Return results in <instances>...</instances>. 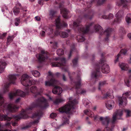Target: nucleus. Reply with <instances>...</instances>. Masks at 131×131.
<instances>
[{
  "label": "nucleus",
  "mask_w": 131,
  "mask_h": 131,
  "mask_svg": "<svg viewBox=\"0 0 131 131\" xmlns=\"http://www.w3.org/2000/svg\"><path fill=\"white\" fill-rule=\"evenodd\" d=\"M123 115V111L121 110L117 111L115 114H114L113 116L111 123H110V118L108 117H101L99 119L101 121L103 125L105 127V129L107 130L109 129L110 131L112 130L114 126V124L116 121V118L120 119V117Z\"/></svg>",
  "instance_id": "1"
},
{
  "label": "nucleus",
  "mask_w": 131,
  "mask_h": 131,
  "mask_svg": "<svg viewBox=\"0 0 131 131\" xmlns=\"http://www.w3.org/2000/svg\"><path fill=\"white\" fill-rule=\"evenodd\" d=\"M69 103L66 105L59 108V111L60 113H68L69 112L70 109L71 108H74V106L77 103L75 100L72 101V98L70 97L69 98Z\"/></svg>",
  "instance_id": "2"
},
{
  "label": "nucleus",
  "mask_w": 131,
  "mask_h": 131,
  "mask_svg": "<svg viewBox=\"0 0 131 131\" xmlns=\"http://www.w3.org/2000/svg\"><path fill=\"white\" fill-rule=\"evenodd\" d=\"M21 82L23 85L27 86H30L32 84H35V81L30 80L28 76L26 74L23 75L21 79Z\"/></svg>",
  "instance_id": "3"
},
{
  "label": "nucleus",
  "mask_w": 131,
  "mask_h": 131,
  "mask_svg": "<svg viewBox=\"0 0 131 131\" xmlns=\"http://www.w3.org/2000/svg\"><path fill=\"white\" fill-rule=\"evenodd\" d=\"M130 94V92H127L123 94V97H118V103L120 107H124L126 105L127 101L126 98L129 96Z\"/></svg>",
  "instance_id": "4"
},
{
  "label": "nucleus",
  "mask_w": 131,
  "mask_h": 131,
  "mask_svg": "<svg viewBox=\"0 0 131 131\" xmlns=\"http://www.w3.org/2000/svg\"><path fill=\"white\" fill-rule=\"evenodd\" d=\"M81 22L80 21V19H77L76 21L73 23L74 26L77 27L79 26L78 28V30L80 32H81L83 34L87 33L89 30V26H88L85 28H84L82 26L80 25V23Z\"/></svg>",
  "instance_id": "5"
},
{
  "label": "nucleus",
  "mask_w": 131,
  "mask_h": 131,
  "mask_svg": "<svg viewBox=\"0 0 131 131\" xmlns=\"http://www.w3.org/2000/svg\"><path fill=\"white\" fill-rule=\"evenodd\" d=\"M28 94V93H25L19 90H17L15 93H10L9 94L10 99H12L14 96L17 95L19 96L22 97L25 96L26 95Z\"/></svg>",
  "instance_id": "6"
},
{
  "label": "nucleus",
  "mask_w": 131,
  "mask_h": 131,
  "mask_svg": "<svg viewBox=\"0 0 131 131\" xmlns=\"http://www.w3.org/2000/svg\"><path fill=\"white\" fill-rule=\"evenodd\" d=\"M47 53L46 52L42 50L41 51L40 53L36 55V57L39 61H42L45 60L47 58Z\"/></svg>",
  "instance_id": "7"
},
{
  "label": "nucleus",
  "mask_w": 131,
  "mask_h": 131,
  "mask_svg": "<svg viewBox=\"0 0 131 131\" xmlns=\"http://www.w3.org/2000/svg\"><path fill=\"white\" fill-rule=\"evenodd\" d=\"M123 12L122 11H119L115 14L116 17L114 21V24H118L120 23L122 19Z\"/></svg>",
  "instance_id": "8"
},
{
  "label": "nucleus",
  "mask_w": 131,
  "mask_h": 131,
  "mask_svg": "<svg viewBox=\"0 0 131 131\" xmlns=\"http://www.w3.org/2000/svg\"><path fill=\"white\" fill-rule=\"evenodd\" d=\"M42 91L43 90L42 88H38L35 86H32L30 89V92L34 93H36L39 94L40 93L42 92Z\"/></svg>",
  "instance_id": "9"
},
{
  "label": "nucleus",
  "mask_w": 131,
  "mask_h": 131,
  "mask_svg": "<svg viewBox=\"0 0 131 131\" xmlns=\"http://www.w3.org/2000/svg\"><path fill=\"white\" fill-rule=\"evenodd\" d=\"M66 63L65 59L63 58L60 60V62L58 63L53 62L52 63V66L53 67H59L61 66H64Z\"/></svg>",
  "instance_id": "10"
},
{
  "label": "nucleus",
  "mask_w": 131,
  "mask_h": 131,
  "mask_svg": "<svg viewBox=\"0 0 131 131\" xmlns=\"http://www.w3.org/2000/svg\"><path fill=\"white\" fill-rule=\"evenodd\" d=\"M58 82L53 78L50 81H47L45 82V85L46 86L53 85L56 84H58Z\"/></svg>",
  "instance_id": "11"
},
{
  "label": "nucleus",
  "mask_w": 131,
  "mask_h": 131,
  "mask_svg": "<svg viewBox=\"0 0 131 131\" xmlns=\"http://www.w3.org/2000/svg\"><path fill=\"white\" fill-rule=\"evenodd\" d=\"M70 30H68V32H60L57 31L55 32V34L57 35H58V34L62 37V38H66L69 35V34Z\"/></svg>",
  "instance_id": "12"
},
{
  "label": "nucleus",
  "mask_w": 131,
  "mask_h": 131,
  "mask_svg": "<svg viewBox=\"0 0 131 131\" xmlns=\"http://www.w3.org/2000/svg\"><path fill=\"white\" fill-rule=\"evenodd\" d=\"M37 102L38 104H42V105H45V107H47L48 105L47 104V102L46 100L43 97L38 99Z\"/></svg>",
  "instance_id": "13"
},
{
  "label": "nucleus",
  "mask_w": 131,
  "mask_h": 131,
  "mask_svg": "<svg viewBox=\"0 0 131 131\" xmlns=\"http://www.w3.org/2000/svg\"><path fill=\"white\" fill-rule=\"evenodd\" d=\"M62 89L60 87L55 86L53 89L52 92L53 93L55 94H59L62 92Z\"/></svg>",
  "instance_id": "14"
},
{
  "label": "nucleus",
  "mask_w": 131,
  "mask_h": 131,
  "mask_svg": "<svg viewBox=\"0 0 131 131\" xmlns=\"http://www.w3.org/2000/svg\"><path fill=\"white\" fill-rule=\"evenodd\" d=\"M114 104V102L112 100L107 101L106 103V106L109 110H111L113 107Z\"/></svg>",
  "instance_id": "15"
},
{
  "label": "nucleus",
  "mask_w": 131,
  "mask_h": 131,
  "mask_svg": "<svg viewBox=\"0 0 131 131\" xmlns=\"http://www.w3.org/2000/svg\"><path fill=\"white\" fill-rule=\"evenodd\" d=\"M109 66L106 64H104L102 67V71L103 73H107L110 72Z\"/></svg>",
  "instance_id": "16"
},
{
  "label": "nucleus",
  "mask_w": 131,
  "mask_h": 131,
  "mask_svg": "<svg viewBox=\"0 0 131 131\" xmlns=\"http://www.w3.org/2000/svg\"><path fill=\"white\" fill-rule=\"evenodd\" d=\"M7 108L9 111L12 112H15L16 110L18 108L17 107L15 106L13 104H11L8 105Z\"/></svg>",
  "instance_id": "17"
},
{
  "label": "nucleus",
  "mask_w": 131,
  "mask_h": 131,
  "mask_svg": "<svg viewBox=\"0 0 131 131\" xmlns=\"http://www.w3.org/2000/svg\"><path fill=\"white\" fill-rule=\"evenodd\" d=\"M18 76L17 74H12L9 75V78L10 83L14 84L16 78V76Z\"/></svg>",
  "instance_id": "18"
},
{
  "label": "nucleus",
  "mask_w": 131,
  "mask_h": 131,
  "mask_svg": "<svg viewBox=\"0 0 131 131\" xmlns=\"http://www.w3.org/2000/svg\"><path fill=\"white\" fill-rule=\"evenodd\" d=\"M40 115V114L38 113L37 114H34L32 116V117H36L38 119L36 120H35L31 123V125H36L39 122V116Z\"/></svg>",
  "instance_id": "19"
},
{
  "label": "nucleus",
  "mask_w": 131,
  "mask_h": 131,
  "mask_svg": "<svg viewBox=\"0 0 131 131\" xmlns=\"http://www.w3.org/2000/svg\"><path fill=\"white\" fill-rule=\"evenodd\" d=\"M119 66L121 70L123 71L127 70L129 68L127 64L124 63L120 64Z\"/></svg>",
  "instance_id": "20"
},
{
  "label": "nucleus",
  "mask_w": 131,
  "mask_h": 131,
  "mask_svg": "<svg viewBox=\"0 0 131 131\" xmlns=\"http://www.w3.org/2000/svg\"><path fill=\"white\" fill-rule=\"evenodd\" d=\"M127 50L126 49H122L120 51L121 54H118L117 55L118 57L116 58V59L115 61V63H116L118 60V58L121 55H125L127 53Z\"/></svg>",
  "instance_id": "21"
},
{
  "label": "nucleus",
  "mask_w": 131,
  "mask_h": 131,
  "mask_svg": "<svg viewBox=\"0 0 131 131\" xmlns=\"http://www.w3.org/2000/svg\"><path fill=\"white\" fill-rule=\"evenodd\" d=\"M6 65V63L5 61H1L0 62V73H2L3 71L5 66Z\"/></svg>",
  "instance_id": "22"
},
{
  "label": "nucleus",
  "mask_w": 131,
  "mask_h": 131,
  "mask_svg": "<svg viewBox=\"0 0 131 131\" xmlns=\"http://www.w3.org/2000/svg\"><path fill=\"white\" fill-rule=\"evenodd\" d=\"M84 113L90 117H92L94 116V114L90 110L88 109L84 111Z\"/></svg>",
  "instance_id": "23"
},
{
  "label": "nucleus",
  "mask_w": 131,
  "mask_h": 131,
  "mask_svg": "<svg viewBox=\"0 0 131 131\" xmlns=\"http://www.w3.org/2000/svg\"><path fill=\"white\" fill-rule=\"evenodd\" d=\"M46 33L48 35H49L52 34L53 32V29L50 27H47L44 29Z\"/></svg>",
  "instance_id": "24"
},
{
  "label": "nucleus",
  "mask_w": 131,
  "mask_h": 131,
  "mask_svg": "<svg viewBox=\"0 0 131 131\" xmlns=\"http://www.w3.org/2000/svg\"><path fill=\"white\" fill-rule=\"evenodd\" d=\"M69 123V118L63 117L62 119V125H66L68 124Z\"/></svg>",
  "instance_id": "25"
},
{
  "label": "nucleus",
  "mask_w": 131,
  "mask_h": 131,
  "mask_svg": "<svg viewBox=\"0 0 131 131\" xmlns=\"http://www.w3.org/2000/svg\"><path fill=\"white\" fill-rule=\"evenodd\" d=\"M125 20L128 24L131 23V14H128L125 18Z\"/></svg>",
  "instance_id": "26"
},
{
  "label": "nucleus",
  "mask_w": 131,
  "mask_h": 131,
  "mask_svg": "<svg viewBox=\"0 0 131 131\" xmlns=\"http://www.w3.org/2000/svg\"><path fill=\"white\" fill-rule=\"evenodd\" d=\"M61 12L62 14H63V16L64 18H67V16L68 11L67 9L64 8L62 10L61 9Z\"/></svg>",
  "instance_id": "27"
},
{
  "label": "nucleus",
  "mask_w": 131,
  "mask_h": 131,
  "mask_svg": "<svg viewBox=\"0 0 131 131\" xmlns=\"http://www.w3.org/2000/svg\"><path fill=\"white\" fill-rule=\"evenodd\" d=\"M11 118L8 117L6 115H0V120H7L8 121H10Z\"/></svg>",
  "instance_id": "28"
},
{
  "label": "nucleus",
  "mask_w": 131,
  "mask_h": 131,
  "mask_svg": "<svg viewBox=\"0 0 131 131\" xmlns=\"http://www.w3.org/2000/svg\"><path fill=\"white\" fill-rule=\"evenodd\" d=\"M55 21L57 27L58 28H60L62 26L61 25L60 23V19L59 17Z\"/></svg>",
  "instance_id": "29"
},
{
  "label": "nucleus",
  "mask_w": 131,
  "mask_h": 131,
  "mask_svg": "<svg viewBox=\"0 0 131 131\" xmlns=\"http://www.w3.org/2000/svg\"><path fill=\"white\" fill-rule=\"evenodd\" d=\"M13 11L15 15H17L19 13V8L16 6L14 8Z\"/></svg>",
  "instance_id": "30"
},
{
  "label": "nucleus",
  "mask_w": 131,
  "mask_h": 131,
  "mask_svg": "<svg viewBox=\"0 0 131 131\" xmlns=\"http://www.w3.org/2000/svg\"><path fill=\"white\" fill-rule=\"evenodd\" d=\"M64 100L62 98H58L56 99L54 102V103L56 104H58L60 103L63 102Z\"/></svg>",
  "instance_id": "31"
},
{
  "label": "nucleus",
  "mask_w": 131,
  "mask_h": 131,
  "mask_svg": "<svg viewBox=\"0 0 131 131\" xmlns=\"http://www.w3.org/2000/svg\"><path fill=\"white\" fill-rule=\"evenodd\" d=\"M32 75L35 77H38L40 76L39 72L36 71H33L31 72Z\"/></svg>",
  "instance_id": "32"
},
{
  "label": "nucleus",
  "mask_w": 131,
  "mask_h": 131,
  "mask_svg": "<svg viewBox=\"0 0 131 131\" xmlns=\"http://www.w3.org/2000/svg\"><path fill=\"white\" fill-rule=\"evenodd\" d=\"M77 39L79 42H82L85 40V39L84 37L83 36L80 35L77 36Z\"/></svg>",
  "instance_id": "33"
},
{
  "label": "nucleus",
  "mask_w": 131,
  "mask_h": 131,
  "mask_svg": "<svg viewBox=\"0 0 131 131\" xmlns=\"http://www.w3.org/2000/svg\"><path fill=\"white\" fill-rule=\"evenodd\" d=\"M20 18H16L15 19V25L16 26H18L20 23Z\"/></svg>",
  "instance_id": "34"
},
{
  "label": "nucleus",
  "mask_w": 131,
  "mask_h": 131,
  "mask_svg": "<svg viewBox=\"0 0 131 131\" xmlns=\"http://www.w3.org/2000/svg\"><path fill=\"white\" fill-rule=\"evenodd\" d=\"M83 104L86 106L89 104H90V101L88 99H84L83 100Z\"/></svg>",
  "instance_id": "35"
},
{
  "label": "nucleus",
  "mask_w": 131,
  "mask_h": 131,
  "mask_svg": "<svg viewBox=\"0 0 131 131\" xmlns=\"http://www.w3.org/2000/svg\"><path fill=\"white\" fill-rule=\"evenodd\" d=\"M57 53L59 56L62 55L63 54V51L62 49H60L57 50Z\"/></svg>",
  "instance_id": "36"
},
{
  "label": "nucleus",
  "mask_w": 131,
  "mask_h": 131,
  "mask_svg": "<svg viewBox=\"0 0 131 131\" xmlns=\"http://www.w3.org/2000/svg\"><path fill=\"white\" fill-rule=\"evenodd\" d=\"M14 37L13 36H9L7 38V43L10 42L13 40Z\"/></svg>",
  "instance_id": "37"
},
{
  "label": "nucleus",
  "mask_w": 131,
  "mask_h": 131,
  "mask_svg": "<svg viewBox=\"0 0 131 131\" xmlns=\"http://www.w3.org/2000/svg\"><path fill=\"white\" fill-rule=\"evenodd\" d=\"M102 29V27L100 25H96L94 27V29L96 31H99L100 30H101Z\"/></svg>",
  "instance_id": "38"
},
{
  "label": "nucleus",
  "mask_w": 131,
  "mask_h": 131,
  "mask_svg": "<svg viewBox=\"0 0 131 131\" xmlns=\"http://www.w3.org/2000/svg\"><path fill=\"white\" fill-rule=\"evenodd\" d=\"M126 113V117H129L131 116V111L128 110H126L125 111Z\"/></svg>",
  "instance_id": "39"
},
{
  "label": "nucleus",
  "mask_w": 131,
  "mask_h": 131,
  "mask_svg": "<svg viewBox=\"0 0 131 131\" xmlns=\"http://www.w3.org/2000/svg\"><path fill=\"white\" fill-rule=\"evenodd\" d=\"M99 70H97L96 72H94L92 73V77H96L97 76V74L99 73Z\"/></svg>",
  "instance_id": "40"
},
{
  "label": "nucleus",
  "mask_w": 131,
  "mask_h": 131,
  "mask_svg": "<svg viewBox=\"0 0 131 131\" xmlns=\"http://www.w3.org/2000/svg\"><path fill=\"white\" fill-rule=\"evenodd\" d=\"M111 31V29H108L105 31V33L108 36L110 33Z\"/></svg>",
  "instance_id": "41"
},
{
  "label": "nucleus",
  "mask_w": 131,
  "mask_h": 131,
  "mask_svg": "<svg viewBox=\"0 0 131 131\" xmlns=\"http://www.w3.org/2000/svg\"><path fill=\"white\" fill-rule=\"evenodd\" d=\"M24 113H22L21 115L18 116V118L19 119H20V118H26V117L24 115Z\"/></svg>",
  "instance_id": "42"
},
{
  "label": "nucleus",
  "mask_w": 131,
  "mask_h": 131,
  "mask_svg": "<svg viewBox=\"0 0 131 131\" xmlns=\"http://www.w3.org/2000/svg\"><path fill=\"white\" fill-rule=\"evenodd\" d=\"M4 102V99L2 96L0 94V105H1Z\"/></svg>",
  "instance_id": "43"
},
{
  "label": "nucleus",
  "mask_w": 131,
  "mask_h": 131,
  "mask_svg": "<svg viewBox=\"0 0 131 131\" xmlns=\"http://www.w3.org/2000/svg\"><path fill=\"white\" fill-rule=\"evenodd\" d=\"M105 82H100L99 83V86L98 89L99 90H100V87H102L103 85L105 84Z\"/></svg>",
  "instance_id": "44"
},
{
  "label": "nucleus",
  "mask_w": 131,
  "mask_h": 131,
  "mask_svg": "<svg viewBox=\"0 0 131 131\" xmlns=\"http://www.w3.org/2000/svg\"><path fill=\"white\" fill-rule=\"evenodd\" d=\"M8 87V85H5L3 89V92L5 93L8 91L7 88Z\"/></svg>",
  "instance_id": "45"
},
{
  "label": "nucleus",
  "mask_w": 131,
  "mask_h": 131,
  "mask_svg": "<svg viewBox=\"0 0 131 131\" xmlns=\"http://www.w3.org/2000/svg\"><path fill=\"white\" fill-rule=\"evenodd\" d=\"M106 0H99L97 2V4L99 5L102 4Z\"/></svg>",
  "instance_id": "46"
},
{
  "label": "nucleus",
  "mask_w": 131,
  "mask_h": 131,
  "mask_svg": "<svg viewBox=\"0 0 131 131\" xmlns=\"http://www.w3.org/2000/svg\"><path fill=\"white\" fill-rule=\"evenodd\" d=\"M113 91L112 90H111L109 93L107 92L106 93V94L105 95V97H107V96H109L113 93Z\"/></svg>",
  "instance_id": "47"
},
{
  "label": "nucleus",
  "mask_w": 131,
  "mask_h": 131,
  "mask_svg": "<svg viewBox=\"0 0 131 131\" xmlns=\"http://www.w3.org/2000/svg\"><path fill=\"white\" fill-rule=\"evenodd\" d=\"M57 116V114L56 113H52L50 115V117L52 118H54Z\"/></svg>",
  "instance_id": "48"
},
{
  "label": "nucleus",
  "mask_w": 131,
  "mask_h": 131,
  "mask_svg": "<svg viewBox=\"0 0 131 131\" xmlns=\"http://www.w3.org/2000/svg\"><path fill=\"white\" fill-rule=\"evenodd\" d=\"M81 85L80 83V82L77 83L76 84L75 88L76 89L79 88Z\"/></svg>",
  "instance_id": "49"
},
{
  "label": "nucleus",
  "mask_w": 131,
  "mask_h": 131,
  "mask_svg": "<svg viewBox=\"0 0 131 131\" xmlns=\"http://www.w3.org/2000/svg\"><path fill=\"white\" fill-rule=\"evenodd\" d=\"M6 33H4L1 35L0 34V39H3L4 38L6 35Z\"/></svg>",
  "instance_id": "50"
},
{
  "label": "nucleus",
  "mask_w": 131,
  "mask_h": 131,
  "mask_svg": "<svg viewBox=\"0 0 131 131\" xmlns=\"http://www.w3.org/2000/svg\"><path fill=\"white\" fill-rule=\"evenodd\" d=\"M121 2L122 3V4L123 5V6H124V4H126L127 2V1L125 0H121Z\"/></svg>",
  "instance_id": "51"
},
{
  "label": "nucleus",
  "mask_w": 131,
  "mask_h": 131,
  "mask_svg": "<svg viewBox=\"0 0 131 131\" xmlns=\"http://www.w3.org/2000/svg\"><path fill=\"white\" fill-rule=\"evenodd\" d=\"M7 7L5 6H3L1 9L2 11L3 12L5 10H7Z\"/></svg>",
  "instance_id": "52"
},
{
  "label": "nucleus",
  "mask_w": 131,
  "mask_h": 131,
  "mask_svg": "<svg viewBox=\"0 0 131 131\" xmlns=\"http://www.w3.org/2000/svg\"><path fill=\"white\" fill-rule=\"evenodd\" d=\"M78 59L77 58L75 59L72 61V62L74 65H76L77 63Z\"/></svg>",
  "instance_id": "53"
},
{
  "label": "nucleus",
  "mask_w": 131,
  "mask_h": 131,
  "mask_svg": "<svg viewBox=\"0 0 131 131\" xmlns=\"http://www.w3.org/2000/svg\"><path fill=\"white\" fill-rule=\"evenodd\" d=\"M45 33H46L45 31H42L40 32V34L41 36H44L45 35Z\"/></svg>",
  "instance_id": "54"
},
{
  "label": "nucleus",
  "mask_w": 131,
  "mask_h": 131,
  "mask_svg": "<svg viewBox=\"0 0 131 131\" xmlns=\"http://www.w3.org/2000/svg\"><path fill=\"white\" fill-rule=\"evenodd\" d=\"M108 19H111L113 18V14H110L108 15Z\"/></svg>",
  "instance_id": "55"
},
{
  "label": "nucleus",
  "mask_w": 131,
  "mask_h": 131,
  "mask_svg": "<svg viewBox=\"0 0 131 131\" xmlns=\"http://www.w3.org/2000/svg\"><path fill=\"white\" fill-rule=\"evenodd\" d=\"M63 71L65 72H67L68 74V75H69L70 73L68 70L67 69L64 68L63 69Z\"/></svg>",
  "instance_id": "56"
},
{
  "label": "nucleus",
  "mask_w": 131,
  "mask_h": 131,
  "mask_svg": "<svg viewBox=\"0 0 131 131\" xmlns=\"http://www.w3.org/2000/svg\"><path fill=\"white\" fill-rule=\"evenodd\" d=\"M35 18L36 20L37 21H39L41 19L40 17L38 16H36L35 17Z\"/></svg>",
  "instance_id": "57"
},
{
  "label": "nucleus",
  "mask_w": 131,
  "mask_h": 131,
  "mask_svg": "<svg viewBox=\"0 0 131 131\" xmlns=\"http://www.w3.org/2000/svg\"><path fill=\"white\" fill-rule=\"evenodd\" d=\"M104 127H105V128L104 130H102L100 129H98L96 130V131H110V130H109V129H108L107 130L106 129H105V127L104 126Z\"/></svg>",
  "instance_id": "58"
},
{
  "label": "nucleus",
  "mask_w": 131,
  "mask_h": 131,
  "mask_svg": "<svg viewBox=\"0 0 131 131\" xmlns=\"http://www.w3.org/2000/svg\"><path fill=\"white\" fill-rule=\"evenodd\" d=\"M54 13H55L54 11L52 10L51 11L50 13V15L51 16H52Z\"/></svg>",
  "instance_id": "59"
},
{
  "label": "nucleus",
  "mask_w": 131,
  "mask_h": 131,
  "mask_svg": "<svg viewBox=\"0 0 131 131\" xmlns=\"http://www.w3.org/2000/svg\"><path fill=\"white\" fill-rule=\"evenodd\" d=\"M93 117H94V120L95 121H96L98 120V119L99 118L98 116L97 115H95V116H94Z\"/></svg>",
  "instance_id": "60"
},
{
  "label": "nucleus",
  "mask_w": 131,
  "mask_h": 131,
  "mask_svg": "<svg viewBox=\"0 0 131 131\" xmlns=\"http://www.w3.org/2000/svg\"><path fill=\"white\" fill-rule=\"evenodd\" d=\"M102 18L104 19H108V16H106L105 15H103L102 16Z\"/></svg>",
  "instance_id": "61"
},
{
  "label": "nucleus",
  "mask_w": 131,
  "mask_h": 131,
  "mask_svg": "<svg viewBox=\"0 0 131 131\" xmlns=\"http://www.w3.org/2000/svg\"><path fill=\"white\" fill-rule=\"evenodd\" d=\"M49 75H48V77L49 78H51L52 77V73L50 72H48Z\"/></svg>",
  "instance_id": "62"
},
{
  "label": "nucleus",
  "mask_w": 131,
  "mask_h": 131,
  "mask_svg": "<svg viewBox=\"0 0 131 131\" xmlns=\"http://www.w3.org/2000/svg\"><path fill=\"white\" fill-rule=\"evenodd\" d=\"M20 98H18L16 99L15 101L16 103H18L20 100Z\"/></svg>",
  "instance_id": "63"
},
{
  "label": "nucleus",
  "mask_w": 131,
  "mask_h": 131,
  "mask_svg": "<svg viewBox=\"0 0 131 131\" xmlns=\"http://www.w3.org/2000/svg\"><path fill=\"white\" fill-rule=\"evenodd\" d=\"M127 36L130 39H131V33L128 34L127 35Z\"/></svg>",
  "instance_id": "64"
}]
</instances>
